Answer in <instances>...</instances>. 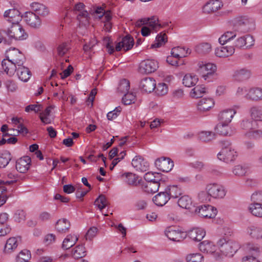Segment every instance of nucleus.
<instances>
[{"label": "nucleus", "mask_w": 262, "mask_h": 262, "mask_svg": "<svg viewBox=\"0 0 262 262\" xmlns=\"http://www.w3.org/2000/svg\"><path fill=\"white\" fill-rule=\"evenodd\" d=\"M158 68V63L153 59H146L139 64V72L141 74H150L154 72Z\"/></svg>", "instance_id": "nucleus-10"}, {"label": "nucleus", "mask_w": 262, "mask_h": 262, "mask_svg": "<svg viewBox=\"0 0 262 262\" xmlns=\"http://www.w3.org/2000/svg\"><path fill=\"white\" fill-rule=\"evenodd\" d=\"M171 22L165 21L162 23H159L158 19L156 17H153L150 18L143 19L138 21L136 23L137 26H140L142 25L146 24L148 25L151 30L157 32L160 29L165 28L169 26V24Z\"/></svg>", "instance_id": "nucleus-4"}, {"label": "nucleus", "mask_w": 262, "mask_h": 262, "mask_svg": "<svg viewBox=\"0 0 262 262\" xmlns=\"http://www.w3.org/2000/svg\"><path fill=\"white\" fill-rule=\"evenodd\" d=\"M235 34L232 32H227L219 38V41L221 45H224L228 41L235 37Z\"/></svg>", "instance_id": "nucleus-61"}, {"label": "nucleus", "mask_w": 262, "mask_h": 262, "mask_svg": "<svg viewBox=\"0 0 262 262\" xmlns=\"http://www.w3.org/2000/svg\"><path fill=\"white\" fill-rule=\"evenodd\" d=\"M249 114L254 121H262V106L255 105L249 109Z\"/></svg>", "instance_id": "nucleus-27"}, {"label": "nucleus", "mask_w": 262, "mask_h": 262, "mask_svg": "<svg viewBox=\"0 0 262 262\" xmlns=\"http://www.w3.org/2000/svg\"><path fill=\"white\" fill-rule=\"evenodd\" d=\"M156 82L152 78H143L140 82V87L146 93H151L156 89Z\"/></svg>", "instance_id": "nucleus-15"}, {"label": "nucleus", "mask_w": 262, "mask_h": 262, "mask_svg": "<svg viewBox=\"0 0 262 262\" xmlns=\"http://www.w3.org/2000/svg\"><path fill=\"white\" fill-rule=\"evenodd\" d=\"M207 93V89L204 85H198L191 90L190 95L192 97L199 98Z\"/></svg>", "instance_id": "nucleus-39"}, {"label": "nucleus", "mask_w": 262, "mask_h": 262, "mask_svg": "<svg viewBox=\"0 0 262 262\" xmlns=\"http://www.w3.org/2000/svg\"><path fill=\"white\" fill-rule=\"evenodd\" d=\"M12 158L10 153L8 151H5L0 155V167H5L11 161Z\"/></svg>", "instance_id": "nucleus-51"}, {"label": "nucleus", "mask_w": 262, "mask_h": 262, "mask_svg": "<svg viewBox=\"0 0 262 262\" xmlns=\"http://www.w3.org/2000/svg\"><path fill=\"white\" fill-rule=\"evenodd\" d=\"M2 66L3 70L6 73L10 76H13L15 72L17 71V66L13 62L10 61V59H3L2 61Z\"/></svg>", "instance_id": "nucleus-19"}, {"label": "nucleus", "mask_w": 262, "mask_h": 262, "mask_svg": "<svg viewBox=\"0 0 262 262\" xmlns=\"http://www.w3.org/2000/svg\"><path fill=\"white\" fill-rule=\"evenodd\" d=\"M194 212L202 217L211 219L215 216L217 210L211 205H200L195 208Z\"/></svg>", "instance_id": "nucleus-7"}, {"label": "nucleus", "mask_w": 262, "mask_h": 262, "mask_svg": "<svg viewBox=\"0 0 262 262\" xmlns=\"http://www.w3.org/2000/svg\"><path fill=\"white\" fill-rule=\"evenodd\" d=\"M17 240L15 237L9 238L6 242L4 250L6 252L10 253L17 247Z\"/></svg>", "instance_id": "nucleus-50"}, {"label": "nucleus", "mask_w": 262, "mask_h": 262, "mask_svg": "<svg viewBox=\"0 0 262 262\" xmlns=\"http://www.w3.org/2000/svg\"><path fill=\"white\" fill-rule=\"evenodd\" d=\"M214 104L213 100L211 98H204L199 100L197 107L200 112H206L212 108Z\"/></svg>", "instance_id": "nucleus-23"}, {"label": "nucleus", "mask_w": 262, "mask_h": 262, "mask_svg": "<svg viewBox=\"0 0 262 262\" xmlns=\"http://www.w3.org/2000/svg\"><path fill=\"white\" fill-rule=\"evenodd\" d=\"M136 96L133 93H127L122 97V103L124 105H129L135 102Z\"/></svg>", "instance_id": "nucleus-57"}, {"label": "nucleus", "mask_w": 262, "mask_h": 262, "mask_svg": "<svg viewBox=\"0 0 262 262\" xmlns=\"http://www.w3.org/2000/svg\"><path fill=\"white\" fill-rule=\"evenodd\" d=\"M6 58L10 59V61L14 63L17 67L23 65L26 61L24 55L19 50L14 48L6 51Z\"/></svg>", "instance_id": "nucleus-6"}, {"label": "nucleus", "mask_w": 262, "mask_h": 262, "mask_svg": "<svg viewBox=\"0 0 262 262\" xmlns=\"http://www.w3.org/2000/svg\"><path fill=\"white\" fill-rule=\"evenodd\" d=\"M255 124V122L252 118H245L241 122L240 127L242 129L247 130V132L253 129Z\"/></svg>", "instance_id": "nucleus-47"}, {"label": "nucleus", "mask_w": 262, "mask_h": 262, "mask_svg": "<svg viewBox=\"0 0 262 262\" xmlns=\"http://www.w3.org/2000/svg\"><path fill=\"white\" fill-rule=\"evenodd\" d=\"M225 143L227 146L222 148V150L217 154V158L221 161L228 163L234 160L237 155L236 152L232 148L230 143L226 142Z\"/></svg>", "instance_id": "nucleus-5"}, {"label": "nucleus", "mask_w": 262, "mask_h": 262, "mask_svg": "<svg viewBox=\"0 0 262 262\" xmlns=\"http://www.w3.org/2000/svg\"><path fill=\"white\" fill-rule=\"evenodd\" d=\"M155 90L158 95L163 96L167 93L168 87L164 83H159L157 86L156 85Z\"/></svg>", "instance_id": "nucleus-59"}, {"label": "nucleus", "mask_w": 262, "mask_h": 262, "mask_svg": "<svg viewBox=\"0 0 262 262\" xmlns=\"http://www.w3.org/2000/svg\"><path fill=\"white\" fill-rule=\"evenodd\" d=\"M247 233L250 237L255 239H262V228L251 226L247 229Z\"/></svg>", "instance_id": "nucleus-32"}, {"label": "nucleus", "mask_w": 262, "mask_h": 262, "mask_svg": "<svg viewBox=\"0 0 262 262\" xmlns=\"http://www.w3.org/2000/svg\"><path fill=\"white\" fill-rule=\"evenodd\" d=\"M188 53V50H186L184 48L177 47L172 49L171 54L172 57L176 58H183L186 56Z\"/></svg>", "instance_id": "nucleus-46"}, {"label": "nucleus", "mask_w": 262, "mask_h": 262, "mask_svg": "<svg viewBox=\"0 0 262 262\" xmlns=\"http://www.w3.org/2000/svg\"><path fill=\"white\" fill-rule=\"evenodd\" d=\"M124 181L128 185H134L137 183L138 177L132 173H127L124 176Z\"/></svg>", "instance_id": "nucleus-60"}, {"label": "nucleus", "mask_w": 262, "mask_h": 262, "mask_svg": "<svg viewBox=\"0 0 262 262\" xmlns=\"http://www.w3.org/2000/svg\"><path fill=\"white\" fill-rule=\"evenodd\" d=\"M78 240V237L75 234H69L64 239L62 244V248L65 250L70 249L73 246Z\"/></svg>", "instance_id": "nucleus-33"}, {"label": "nucleus", "mask_w": 262, "mask_h": 262, "mask_svg": "<svg viewBox=\"0 0 262 262\" xmlns=\"http://www.w3.org/2000/svg\"><path fill=\"white\" fill-rule=\"evenodd\" d=\"M161 181L147 182L144 185V191L147 193H153L157 192L161 185Z\"/></svg>", "instance_id": "nucleus-37"}, {"label": "nucleus", "mask_w": 262, "mask_h": 262, "mask_svg": "<svg viewBox=\"0 0 262 262\" xmlns=\"http://www.w3.org/2000/svg\"><path fill=\"white\" fill-rule=\"evenodd\" d=\"M252 203H262V191H258L254 192L251 196Z\"/></svg>", "instance_id": "nucleus-64"}, {"label": "nucleus", "mask_w": 262, "mask_h": 262, "mask_svg": "<svg viewBox=\"0 0 262 262\" xmlns=\"http://www.w3.org/2000/svg\"><path fill=\"white\" fill-rule=\"evenodd\" d=\"M71 48L70 44L68 42H60L57 46L56 52L58 56L60 57L65 55Z\"/></svg>", "instance_id": "nucleus-41"}, {"label": "nucleus", "mask_w": 262, "mask_h": 262, "mask_svg": "<svg viewBox=\"0 0 262 262\" xmlns=\"http://www.w3.org/2000/svg\"><path fill=\"white\" fill-rule=\"evenodd\" d=\"M26 23L33 28H38L41 24V21L39 16L32 12H26L24 15Z\"/></svg>", "instance_id": "nucleus-11"}, {"label": "nucleus", "mask_w": 262, "mask_h": 262, "mask_svg": "<svg viewBox=\"0 0 262 262\" xmlns=\"http://www.w3.org/2000/svg\"><path fill=\"white\" fill-rule=\"evenodd\" d=\"M134 44V41L133 38L129 35H126L122 39L121 41L117 43L115 50L117 51H120L123 49L126 52L131 49Z\"/></svg>", "instance_id": "nucleus-13"}, {"label": "nucleus", "mask_w": 262, "mask_h": 262, "mask_svg": "<svg viewBox=\"0 0 262 262\" xmlns=\"http://www.w3.org/2000/svg\"><path fill=\"white\" fill-rule=\"evenodd\" d=\"M4 16L8 18L7 20L13 23H18V21L20 18V12L15 9H9L5 12Z\"/></svg>", "instance_id": "nucleus-28"}, {"label": "nucleus", "mask_w": 262, "mask_h": 262, "mask_svg": "<svg viewBox=\"0 0 262 262\" xmlns=\"http://www.w3.org/2000/svg\"><path fill=\"white\" fill-rule=\"evenodd\" d=\"M232 172L235 176L242 177L246 173V169L243 166L240 165H236L232 169Z\"/></svg>", "instance_id": "nucleus-63"}, {"label": "nucleus", "mask_w": 262, "mask_h": 262, "mask_svg": "<svg viewBox=\"0 0 262 262\" xmlns=\"http://www.w3.org/2000/svg\"><path fill=\"white\" fill-rule=\"evenodd\" d=\"M155 165L163 172H169L174 166L173 162L169 158L162 157L156 160Z\"/></svg>", "instance_id": "nucleus-12"}, {"label": "nucleus", "mask_w": 262, "mask_h": 262, "mask_svg": "<svg viewBox=\"0 0 262 262\" xmlns=\"http://www.w3.org/2000/svg\"><path fill=\"white\" fill-rule=\"evenodd\" d=\"M33 7L38 15L45 16L49 14L48 8L42 4L35 3L33 4Z\"/></svg>", "instance_id": "nucleus-45"}, {"label": "nucleus", "mask_w": 262, "mask_h": 262, "mask_svg": "<svg viewBox=\"0 0 262 262\" xmlns=\"http://www.w3.org/2000/svg\"><path fill=\"white\" fill-rule=\"evenodd\" d=\"M167 41V37L165 33L161 32L157 35L155 42L151 46V48H157L164 45Z\"/></svg>", "instance_id": "nucleus-40"}, {"label": "nucleus", "mask_w": 262, "mask_h": 262, "mask_svg": "<svg viewBox=\"0 0 262 262\" xmlns=\"http://www.w3.org/2000/svg\"><path fill=\"white\" fill-rule=\"evenodd\" d=\"M31 258L30 252L27 250L24 249L21 251L16 257L17 262H27L29 261Z\"/></svg>", "instance_id": "nucleus-52"}, {"label": "nucleus", "mask_w": 262, "mask_h": 262, "mask_svg": "<svg viewBox=\"0 0 262 262\" xmlns=\"http://www.w3.org/2000/svg\"><path fill=\"white\" fill-rule=\"evenodd\" d=\"M26 213L22 209L17 210L14 215V220L18 223L24 221L26 219Z\"/></svg>", "instance_id": "nucleus-62"}, {"label": "nucleus", "mask_w": 262, "mask_h": 262, "mask_svg": "<svg viewBox=\"0 0 262 262\" xmlns=\"http://www.w3.org/2000/svg\"><path fill=\"white\" fill-rule=\"evenodd\" d=\"M228 125L227 123L220 122L215 126V130L221 135L231 136L234 134L235 130Z\"/></svg>", "instance_id": "nucleus-21"}, {"label": "nucleus", "mask_w": 262, "mask_h": 262, "mask_svg": "<svg viewBox=\"0 0 262 262\" xmlns=\"http://www.w3.org/2000/svg\"><path fill=\"white\" fill-rule=\"evenodd\" d=\"M165 192L167 193L169 199H176L182 194L181 188L178 187L177 185H169L165 188Z\"/></svg>", "instance_id": "nucleus-31"}, {"label": "nucleus", "mask_w": 262, "mask_h": 262, "mask_svg": "<svg viewBox=\"0 0 262 262\" xmlns=\"http://www.w3.org/2000/svg\"><path fill=\"white\" fill-rule=\"evenodd\" d=\"M178 204L182 208L190 209L192 206L191 199L188 195L182 196L179 199Z\"/></svg>", "instance_id": "nucleus-43"}, {"label": "nucleus", "mask_w": 262, "mask_h": 262, "mask_svg": "<svg viewBox=\"0 0 262 262\" xmlns=\"http://www.w3.org/2000/svg\"><path fill=\"white\" fill-rule=\"evenodd\" d=\"M130 88L129 81L126 79H122L120 81L118 87V91L120 93H128Z\"/></svg>", "instance_id": "nucleus-55"}, {"label": "nucleus", "mask_w": 262, "mask_h": 262, "mask_svg": "<svg viewBox=\"0 0 262 262\" xmlns=\"http://www.w3.org/2000/svg\"><path fill=\"white\" fill-rule=\"evenodd\" d=\"M244 136L245 138L249 139H258L262 138V130L255 129L254 127L253 129L246 132L244 134Z\"/></svg>", "instance_id": "nucleus-44"}, {"label": "nucleus", "mask_w": 262, "mask_h": 262, "mask_svg": "<svg viewBox=\"0 0 262 262\" xmlns=\"http://www.w3.org/2000/svg\"><path fill=\"white\" fill-rule=\"evenodd\" d=\"M199 140L204 142H208L216 138L214 133L210 131H202L199 134Z\"/></svg>", "instance_id": "nucleus-38"}, {"label": "nucleus", "mask_w": 262, "mask_h": 262, "mask_svg": "<svg viewBox=\"0 0 262 262\" xmlns=\"http://www.w3.org/2000/svg\"><path fill=\"white\" fill-rule=\"evenodd\" d=\"M85 248L83 245H78L72 250V256L74 258H80L84 257L86 254Z\"/></svg>", "instance_id": "nucleus-48"}, {"label": "nucleus", "mask_w": 262, "mask_h": 262, "mask_svg": "<svg viewBox=\"0 0 262 262\" xmlns=\"http://www.w3.org/2000/svg\"><path fill=\"white\" fill-rule=\"evenodd\" d=\"M187 262H204V256L200 253H196L188 254L186 257Z\"/></svg>", "instance_id": "nucleus-53"}, {"label": "nucleus", "mask_w": 262, "mask_h": 262, "mask_svg": "<svg viewBox=\"0 0 262 262\" xmlns=\"http://www.w3.org/2000/svg\"><path fill=\"white\" fill-rule=\"evenodd\" d=\"M246 249L249 252L251 253L254 256L258 255L261 252L262 249L257 245H254L252 244L248 243L246 245Z\"/></svg>", "instance_id": "nucleus-54"}, {"label": "nucleus", "mask_w": 262, "mask_h": 262, "mask_svg": "<svg viewBox=\"0 0 262 262\" xmlns=\"http://www.w3.org/2000/svg\"><path fill=\"white\" fill-rule=\"evenodd\" d=\"M197 70L198 73L208 82L212 81L215 78L216 66L211 63L200 62Z\"/></svg>", "instance_id": "nucleus-3"}, {"label": "nucleus", "mask_w": 262, "mask_h": 262, "mask_svg": "<svg viewBox=\"0 0 262 262\" xmlns=\"http://www.w3.org/2000/svg\"><path fill=\"white\" fill-rule=\"evenodd\" d=\"M234 51V48L232 46L220 47L215 49V54L219 57H226L232 55Z\"/></svg>", "instance_id": "nucleus-26"}, {"label": "nucleus", "mask_w": 262, "mask_h": 262, "mask_svg": "<svg viewBox=\"0 0 262 262\" xmlns=\"http://www.w3.org/2000/svg\"><path fill=\"white\" fill-rule=\"evenodd\" d=\"M195 51L199 54H207L211 51V46L207 42L201 43L195 47Z\"/></svg>", "instance_id": "nucleus-49"}, {"label": "nucleus", "mask_w": 262, "mask_h": 262, "mask_svg": "<svg viewBox=\"0 0 262 262\" xmlns=\"http://www.w3.org/2000/svg\"><path fill=\"white\" fill-rule=\"evenodd\" d=\"M16 72L18 78L24 82L28 81L31 76L30 71L24 64L17 67Z\"/></svg>", "instance_id": "nucleus-29"}, {"label": "nucleus", "mask_w": 262, "mask_h": 262, "mask_svg": "<svg viewBox=\"0 0 262 262\" xmlns=\"http://www.w3.org/2000/svg\"><path fill=\"white\" fill-rule=\"evenodd\" d=\"M251 72L249 70L242 68L236 70L233 74V77L237 81H244L250 78Z\"/></svg>", "instance_id": "nucleus-30"}, {"label": "nucleus", "mask_w": 262, "mask_h": 262, "mask_svg": "<svg viewBox=\"0 0 262 262\" xmlns=\"http://www.w3.org/2000/svg\"><path fill=\"white\" fill-rule=\"evenodd\" d=\"M133 166L137 171L144 172L148 170L149 164L142 157L136 156L132 162Z\"/></svg>", "instance_id": "nucleus-14"}, {"label": "nucleus", "mask_w": 262, "mask_h": 262, "mask_svg": "<svg viewBox=\"0 0 262 262\" xmlns=\"http://www.w3.org/2000/svg\"><path fill=\"white\" fill-rule=\"evenodd\" d=\"M206 190L210 196L214 199H222L226 193L224 187L218 184H210L206 186Z\"/></svg>", "instance_id": "nucleus-9"}, {"label": "nucleus", "mask_w": 262, "mask_h": 262, "mask_svg": "<svg viewBox=\"0 0 262 262\" xmlns=\"http://www.w3.org/2000/svg\"><path fill=\"white\" fill-rule=\"evenodd\" d=\"M31 161V159L28 156L20 158L16 162V170L20 173L26 172L30 167Z\"/></svg>", "instance_id": "nucleus-16"}, {"label": "nucleus", "mask_w": 262, "mask_h": 262, "mask_svg": "<svg viewBox=\"0 0 262 262\" xmlns=\"http://www.w3.org/2000/svg\"><path fill=\"white\" fill-rule=\"evenodd\" d=\"M222 6L223 4L221 1L211 0L205 5L203 7V11L205 13H209L217 11Z\"/></svg>", "instance_id": "nucleus-20"}, {"label": "nucleus", "mask_w": 262, "mask_h": 262, "mask_svg": "<svg viewBox=\"0 0 262 262\" xmlns=\"http://www.w3.org/2000/svg\"><path fill=\"white\" fill-rule=\"evenodd\" d=\"M85 5L82 3H79L75 5L74 11L77 14V19L80 25L86 26L89 23L90 17L87 11L84 10Z\"/></svg>", "instance_id": "nucleus-8"}, {"label": "nucleus", "mask_w": 262, "mask_h": 262, "mask_svg": "<svg viewBox=\"0 0 262 262\" xmlns=\"http://www.w3.org/2000/svg\"><path fill=\"white\" fill-rule=\"evenodd\" d=\"M235 114L236 111L233 109L225 110L219 114V119L220 122L229 124Z\"/></svg>", "instance_id": "nucleus-17"}, {"label": "nucleus", "mask_w": 262, "mask_h": 262, "mask_svg": "<svg viewBox=\"0 0 262 262\" xmlns=\"http://www.w3.org/2000/svg\"><path fill=\"white\" fill-rule=\"evenodd\" d=\"M199 78L198 76L193 74H186L183 79V83L186 87L194 86L198 82Z\"/></svg>", "instance_id": "nucleus-36"}, {"label": "nucleus", "mask_w": 262, "mask_h": 262, "mask_svg": "<svg viewBox=\"0 0 262 262\" xmlns=\"http://www.w3.org/2000/svg\"><path fill=\"white\" fill-rule=\"evenodd\" d=\"M205 234V230L201 228H194L189 230L187 232L188 236L195 242L201 241Z\"/></svg>", "instance_id": "nucleus-18"}, {"label": "nucleus", "mask_w": 262, "mask_h": 262, "mask_svg": "<svg viewBox=\"0 0 262 262\" xmlns=\"http://www.w3.org/2000/svg\"><path fill=\"white\" fill-rule=\"evenodd\" d=\"M217 245L222 254L229 257L232 256L239 247L236 242L232 240L227 241L224 238L220 239Z\"/></svg>", "instance_id": "nucleus-2"}, {"label": "nucleus", "mask_w": 262, "mask_h": 262, "mask_svg": "<svg viewBox=\"0 0 262 262\" xmlns=\"http://www.w3.org/2000/svg\"><path fill=\"white\" fill-rule=\"evenodd\" d=\"M107 201L106 197L103 195H100L95 201V205L102 210L107 205Z\"/></svg>", "instance_id": "nucleus-58"}, {"label": "nucleus", "mask_w": 262, "mask_h": 262, "mask_svg": "<svg viewBox=\"0 0 262 262\" xmlns=\"http://www.w3.org/2000/svg\"><path fill=\"white\" fill-rule=\"evenodd\" d=\"M165 235L170 240L179 242L182 237V233L173 227L167 228L165 231Z\"/></svg>", "instance_id": "nucleus-24"}, {"label": "nucleus", "mask_w": 262, "mask_h": 262, "mask_svg": "<svg viewBox=\"0 0 262 262\" xmlns=\"http://www.w3.org/2000/svg\"><path fill=\"white\" fill-rule=\"evenodd\" d=\"M144 178L147 182L161 181V176L159 173H154L151 172H148L144 174Z\"/></svg>", "instance_id": "nucleus-56"}, {"label": "nucleus", "mask_w": 262, "mask_h": 262, "mask_svg": "<svg viewBox=\"0 0 262 262\" xmlns=\"http://www.w3.org/2000/svg\"><path fill=\"white\" fill-rule=\"evenodd\" d=\"M168 194L164 191L159 192L152 198L154 203L158 206H163L169 200Z\"/></svg>", "instance_id": "nucleus-25"}, {"label": "nucleus", "mask_w": 262, "mask_h": 262, "mask_svg": "<svg viewBox=\"0 0 262 262\" xmlns=\"http://www.w3.org/2000/svg\"><path fill=\"white\" fill-rule=\"evenodd\" d=\"M71 224L70 222L66 219L59 220L56 224L55 228L58 232L66 233L70 228Z\"/></svg>", "instance_id": "nucleus-34"}, {"label": "nucleus", "mask_w": 262, "mask_h": 262, "mask_svg": "<svg viewBox=\"0 0 262 262\" xmlns=\"http://www.w3.org/2000/svg\"><path fill=\"white\" fill-rule=\"evenodd\" d=\"M2 31L10 39L20 40L26 39L28 37L27 33L18 23H13L10 27L3 29Z\"/></svg>", "instance_id": "nucleus-1"}, {"label": "nucleus", "mask_w": 262, "mask_h": 262, "mask_svg": "<svg viewBox=\"0 0 262 262\" xmlns=\"http://www.w3.org/2000/svg\"><path fill=\"white\" fill-rule=\"evenodd\" d=\"M245 98L250 100L258 101L262 100V89L252 88L246 94Z\"/></svg>", "instance_id": "nucleus-22"}, {"label": "nucleus", "mask_w": 262, "mask_h": 262, "mask_svg": "<svg viewBox=\"0 0 262 262\" xmlns=\"http://www.w3.org/2000/svg\"><path fill=\"white\" fill-rule=\"evenodd\" d=\"M200 250L204 253H213L215 252L216 247L213 243L204 241L200 244Z\"/></svg>", "instance_id": "nucleus-35"}, {"label": "nucleus", "mask_w": 262, "mask_h": 262, "mask_svg": "<svg viewBox=\"0 0 262 262\" xmlns=\"http://www.w3.org/2000/svg\"><path fill=\"white\" fill-rule=\"evenodd\" d=\"M248 209L253 215L262 217V203H252L249 206Z\"/></svg>", "instance_id": "nucleus-42"}]
</instances>
